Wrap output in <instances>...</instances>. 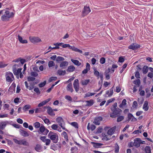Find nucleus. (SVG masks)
<instances>
[{"label": "nucleus", "instance_id": "obj_1", "mask_svg": "<svg viewBox=\"0 0 153 153\" xmlns=\"http://www.w3.org/2000/svg\"><path fill=\"white\" fill-rule=\"evenodd\" d=\"M117 103L115 102L111 108V110L112 112L110 114V117L113 118H115L120 115V113L122 111V110L121 109L117 108Z\"/></svg>", "mask_w": 153, "mask_h": 153}, {"label": "nucleus", "instance_id": "obj_2", "mask_svg": "<svg viewBox=\"0 0 153 153\" xmlns=\"http://www.w3.org/2000/svg\"><path fill=\"white\" fill-rule=\"evenodd\" d=\"M48 136L54 143H56L58 140V136L55 133L51 131L49 133Z\"/></svg>", "mask_w": 153, "mask_h": 153}, {"label": "nucleus", "instance_id": "obj_3", "mask_svg": "<svg viewBox=\"0 0 153 153\" xmlns=\"http://www.w3.org/2000/svg\"><path fill=\"white\" fill-rule=\"evenodd\" d=\"M13 15V13H10L9 11L7 10L5 11L4 14L1 16V19L3 21H8Z\"/></svg>", "mask_w": 153, "mask_h": 153}, {"label": "nucleus", "instance_id": "obj_4", "mask_svg": "<svg viewBox=\"0 0 153 153\" xmlns=\"http://www.w3.org/2000/svg\"><path fill=\"white\" fill-rule=\"evenodd\" d=\"M62 47L63 48H68L69 49L71 50L72 51L78 52L80 53H82V50L74 46H71L69 44H64L63 43V44L62 45Z\"/></svg>", "mask_w": 153, "mask_h": 153}, {"label": "nucleus", "instance_id": "obj_5", "mask_svg": "<svg viewBox=\"0 0 153 153\" xmlns=\"http://www.w3.org/2000/svg\"><path fill=\"white\" fill-rule=\"evenodd\" d=\"M5 77L6 81L10 83L12 82L14 79L13 73L10 71L6 72L5 73Z\"/></svg>", "mask_w": 153, "mask_h": 153}, {"label": "nucleus", "instance_id": "obj_6", "mask_svg": "<svg viewBox=\"0 0 153 153\" xmlns=\"http://www.w3.org/2000/svg\"><path fill=\"white\" fill-rule=\"evenodd\" d=\"M29 39L33 44L37 43L42 41L41 39L38 37L30 36Z\"/></svg>", "mask_w": 153, "mask_h": 153}, {"label": "nucleus", "instance_id": "obj_7", "mask_svg": "<svg viewBox=\"0 0 153 153\" xmlns=\"http://www.w3.org/2000/svg\"><path fill=\"white\" fill-rule=\"evenodd\" d=\"M91 11V10L89 6H85L82 12V16L84 17L87 16Z\"/></svg>", "mask_w": 153, "mask_h": 153}, {"label": "nucleus", "instance_id": "obj_8", "mask_svg": "<svg viewBox=\"0 0 153 153\" xmlns=\"http://www.w3.org/2000/svg\"><path fill=\"white\" fill-rule=\"evenodd\" d=\"M74 88L75 89L76 91L77 92L79 90V81L78 79H75L73 83Z\"/></svg>", "mask_w": 153, "mask_h": 153}, {"label": "nucleus", "instance_id": "obj_9", "mask_svg": "<svg viewBox=\"0 0 153 153\" xmlns=\"http://www.w3.org/2000/svg\"><path fill=\"white\" fill-rule=\"evenodd\" d=\"M140 45L137 44L132 43L128 47V48L134 50L140 48Z\"/></svg>", "mask_w": 153, "mask_h": 153}, {"label": "nucleus", "instance_id": "obj_10", "mask_svg": "<svg viewBox=\"0 0 153 153\" xmlns=\"http://www.w3.org/2000/svg\"><path fill=\"white\" fill-rule=\"evenodd\" d=\"M40 139L44 142L45 143V144L46 145H49L51 142V140L49 139H46V137L42 136L40 137Z\"/></svg>", "mask_w": 153, "mask_h": 153}, {"label": "nucleus", "instance_id": "obj_11", "mask_svg": "<svg viewBox=\"0 0 153 153\" xmlns=\"http://www.w3.org/2000/svg\"><path fill=\"white\" fill-rule=\"evenodd\" d=\"M40 132L43 133L44 135H46L49 132V130L46 129L45 127L43 126H42L39 128Z\"/></svg>", "mask_w": 153, "mask_h": 153}, {"label": "nucleus", "instance_id": "obj_12", "mask_svg": "<svg viewBox=\"0 0 153 153\" xmlns=\"http://www.w3.org/2000/svg\"><path fill=\"white\" fill-rule=\"evenodd\" d=\"M133 145L137 147H139L140 146V139L139 138H136L134 140Z\"/></svg>", "mask_w": 153, "mask_h": 153}, {"label": "nucleus", "instance_id": "obj_13", "mask_svg": "<svg viewBox=\"0 0 153 153\" xmlns=\"http://www.w3.org/2000/svg\"><path fill=\"white\" fill-rule=\"evenodd\" d=\"M116 129V126H114L112 128H111L108 131L107 134L108 135H111L114 133Z\"/></svg>", "mask_w": 153, "mask_h": 153}, {"label": "nucleus", "instance_id": "obj_14", "mask_svg": "<svg viewBox=\"0 0 153 153\" xmlns=\"http://www.w3.org/2000/svg\"><path fill=\"white\" fill-rule=\"evenodd\" d=\"M102 120V118L101 117H96L94 120V123L96 124H100V122Z\"/></svg>", "mask_w": 153, "mask_h": 153}, {"label": "nucleus", "instance_id": "obj_15", "mask_svg": "<svg viewBox=\"0 0 153 153\" xmlns=\"http://www.w3.org/2000/svg\"><path fill=\"white\" fill-rule=\"evenodd\" d=\"M66 88L68 91H70L72 93L73 91V89L72 83H70L68 84L67 85Z\"/></svg>", "mask_w": 153, "mask_h": 153}, {"label": "nucleus", "instance_id": "obj_16", "mask_svg": "<svg viewBox=\"0 0 153 153\" xmlns=\"http://www.w3.org/2000/svg\"><path fill=\"white\" fill-rule=\"evenodd\" d=\"M47 112L48 114L51 116H54L55 115V113L53 112V110L50 107H48Z\"/></svg>", "mask_w": 153, "mask_h": 153}, {"label": "nucleus", "instance_id": "obj_17", "mask_svg": "<svg viewBox=\"0 0 153 153\" xmlns=\"http://www.w3.org/2000/svg\"><path fill=\"white\" fill-rule=\"evenodd\" d=\"M51 128L53 129L58 131L59 132H61L62 131L60 126H58V125H52Z\"/></svg>", "mask_w": 153, "mask_h": 153}, {"label": "nucleus", "instance_id": "obj_18", "mask_svg": "<svg viewBox=\"0 0 153 153\" xmlns=\"http://www.w3.org/2000/svg\"><path fill=\"white\" fill-rule=\"evenodd\" d=\"M110 70V68H109L107 70H106L105 72V75L106 79L107 80L109 79L110 78L109 73L111 72Z\"/></svg>", "mask_w": 153, "mask_h": 153}, {"label": "nucleus", "instance_id": "obj_19", "mask_svg": "<svg viewBox=\"0 0 153 153\" xmlns=\"http://www.w3.org/2000/svg\"><path fill=\"white\" fill-rule=\"evenodd\" d=\"M50 100V98H48L46 100H45L44 101H42V102H41L39 104L38 106L39 107H40L43 106L47 102H49Z\"/></svg>", "mask_w": 153, "mask_h": 153}, {"label": "nucleus", "instance_id": "obj_20", "mask_svg": "<svg viewBox=\"0 0 153 153\" xmlns=\"http://www.w3.org/2000/svg\"><path fill=\"white\" fill-rule=\"evenodd\" d=\"M148 103L147 101H145L144 102V104L143 105V108L145 111H148L149 108V106H148Z\"/></svg>", "mask_w": 153, "mask_h": 153}, {"label": "nucleus", "instance_id": "obj_21", "mask_svg": "<svg viewBox=\"0 0 153 153\" xmlns=\"http://www.w3.org/2000/svg\"><path fill=\"white\" fill-rule=\"evenodd\" d=\"M25 83L26 88L27 89H28L30 90H31L33 89L34 87L33 84H30V85L29 86L28 83L27 81H25Z\"/></svg>", "mask_w": 153, "mask_h": 153}, {"label": "nucleus", "instance_id": "obj_22", "mask_svg": "<svg viewBox=\"0 0 153 153\" xmlns=\"http://www.w3.org/2000/svg\"><path fill=\"white\" fill-rule=\"evenodd\" d=\"M114 86H113L110 89V91H107L106 92V94L108 95V97L111 96L113 94Z\"/></svg>", "mask_w": 153, "mask_h": 153}, {"label": "nucleus", "instance_id": "obj_23", "mask_svg": "<svg viewBox=\"0 0 153 153\" xmlns=\"http://www.w3.org/2000/svg\"><path fill=\"white\" fill-rule=\"evenodd\" d=\"M56 121L59 124H63L64 121L62 118L61 117H58L56 119Z\"/></svg>", "mask_w": 153, "mask_h": 153}, {"label": "nucleus", "instance_id": "obj_24", "mask_svg": "<svg viewBox=\"0 0 153 153\" xmlns=\"http://www.w3.org/2000/svg\"><path fill=\"white\" fill-rule=\"evenodd\" d=\"M19 131L21 134L24 137H28L29 136L28 133L25 131L20 129L19 130Z\"/></svg>", "mask_w": 153, "mask_h": 153}, {"label": "nucleus", "instance_id": "obj_25", "mask_svg": "<svg viewBox=\"0 0 153 153\" xmlns=\"http://www.w3.org/2000/svg\"><path fill=\"white\" fill-rule=\"evenodd\" d=\"M18 40L20 43L22 44H26L27 43V40L23 39L22 37L19 35H18Z\"/></svg>", "mask_w": 153, "mask_h": 153}, {"label": "nucleus", "instance_id": "obj_26", "mask_svg": "<svg viewBox=\"0 0 153 153\" xmlns=\"http://www.w3.org/2000/svg\"><path fill=\"white\" fill-rule=\"evenodd\" d=\"M42 147L40 144H36L35 146L34 149L36 151L38 152H40L42 151Z\"/></svg>", "mask_w": 153, "mask_h": 153}, {"label": "nucleus", "instance_id": "obj_27", "mask_svg": "<svg viewBox=\"0 0 153 153\" xmlns=\"http://www.w3.org/2000/svg\"><path fill=\"white\" fill-rule=\"evenodd\" d=\"M86 106H92L94 103V101L93 100H87L86 101Z\"/></svg>", "mask_w": 153, "mask_h": 153}, {"label": "nucleus", "instance_id": "obj_28", "mask_svg": "<svg viewBox=\"0 0 153 153\" xmlns=\"http://www.w3.org/2000/svg\"><path fill=\"white\" fill-rule=\"evenodd\" d=\"M75 68L74 66L70 65L68 67L67 71L69 72H72L74 71Z\"/></svg>", "mask_w": 153, "mask_h": 153}, {"label": "nucleus", "instance_id": "obj_29", "mask_svg": "<svg viewBox=\"0 0 153 153\" xmlns=\"http://www.w3.org/2000/svg\"><path fill=\"white\" fill-rule=\"evenodd\" d=\"M68 65V62L67 61H63L60 64V67L62 68H64L65 67L67 66Z\"/></svg>", "mask_w": 153, "mask_h": 153}, {"label": "nucleus", "instance_id": "obj_30", "mask_svg": "<svg viewBox=\"0 0 153 153\" xmlns=\"http://www.w3.org/2000/svg\"><path fill=\"white\" fill-rule=\"evenodd\" d=\"M149 69V68L146 65H144L143 68V74H146L148 72Z\"/></svg>", "mask_w": 153, "mask_h": 153}, {"label": "nucleus", "instance_id": "obj_31", "mask_svg": "<svg viewBox=\"0 0 153 153\" xmlns=\"http://www.w3.org/2000/svg\"><path fill=\"white\" fill-rule=\"evenodd\" d=\"M91 143L93 145L94 147L96 148H99L102 145V143H96L93 142H92Z\"/></svg>", "mask_w": 153, "mask_h": 153}, {"label": "nucleus", "instance_id": "obj_32", "mask_svg": "<svg viewBox=\"0 0 153 153\" xmlns=\"http://www.w3.org/2000/svg\"><path fill=\"white\" fill-rule=\"evenodd\" d=\"M62 135L64 137L66 141L68 142V138L67 133L65 131H63L62 133Z\"/></svg>", "mask_w": 153, "mask_h": 153}, {"label": "nucleus", "instance_id": "obj_33", "mask_svg": "<svg viewBox=\"0 0 153 153\" xmlns=\"http://www.w3.org/2000/svg\"><path fill=\"white\" fill-rule=\"evenodd\" d=\"M71 61L76 65L79 66L81 65V63L77 60H75L73 59H71Z\"/></svg>", "mask_w": 153, "mask_h": 153}, {"label": "nucleus", "instance_id": "obj_34", "mask_svg": "<svg viewBox=\"0 0 153 153\" xmlns=\"http://www.w3.org/2000/svg\"><path fill=\"white\" fill-rule=\"evenodd\" d=\"M66 73V71L61 70H59L57 71V74L59 75H64Z\"/></svg>", "mask_w": 153, "mask_h": 153}, {"label": "nucleus", "instance_id": "obj_35", "mask_svg": "<svg viewBox=\"0 0 153 153\" xmlns=\"http://www.w3.org/2000/svg\"><path fill=\"white\" fill-rule=\"evenodd\" d=\"M19 67L18 65L15 64L13 66V71L14 74H16V72L18 67Z\"/></svg>", "mask_w": 153, "mask_h": 153}, {"label": "nucleus", "instance_id": "obj_36", "mask_svg": "<svg viewBox=\"0 0 153 153\" xmlns=\"http://www.w3.org/2000/svg\"><path fill=\"white\" fill-rule=\"evenodd\" d=\"M96 126L94 125H88L87 129L88 130L91 129L92 131H93L94 130Z\"/></svg>", "mask_w": 153, "mask_h": 153}, {"label": "nucleus", "instance_id": "obj_37", "mask_svg": "<svg viewBox=\"0 0 153 153\" xmlns=\"http://www.w3.org/2000/svg\"><path fill=\"white\" fill-rule=\"evenodd\" d=\"M95 94V93H91L88 92L85 94L84 97H88L94 95Z\"/></svg>", "mask_w": 153, "mask_h": 153}, {"label": "nucleus", "instance_id": "obj_38", "mask_svg": "<svg viewBox=\"0 0 153 153\" xmlns=\"http://www.w3.org/2000/svg\"><path fill=\"white\" fill-rule=\"evenodd\" d=\"M31 108V106L29 105H25L23 108V110L24 111H27L29 109Z\"/></svg>", "mask_w": 153, "mask_h": 153}, {"label": "nucleus", "instance_id": "obj_39", "mask_svg": "<svg viewBox=\"0 0 153 153\" xmlns=\"http://www.w3.org/2000/svg\"><path fill=\"white\" fill-rule=\"evenodd\" d=\"M146 153H151V148L149 146H146L145 149Z\"/></svg>", "mask_w": 153, "mask_h": 153}, {"label": "nucleus", "instance_id": "obj_40", "mask_svg": "<svg viewBox=\"0 0 153 153\" xmlns=\"http://www.w3.org/2000/svg\"><path fill=\"white\" fill-rule=\"evenodd\" d=\"M65 59L63 57L60 56H57L56 59V61L57 62L63 61Z\"/></svg>", "mask_w": 153, "mask_h": 153}, {"label": "nucleus", "instance_id": "obj_41", "mask_svg": "<svg viewBox=\"0 0 153 153\" xmlns=\"http://www.w3.org/2000/svg\"><path fill=\"white\" fill-rule=\"evenodd\" d=\"M89 82L90 80L89 79H85L84 80H82L81 81V83L83 85H86Z\"/></svg>", "mask_w": 153, "mask_h": 153}, {"label": "nucleus", "instance_id": "obj_42", "mask_svg": "<svg viewBox=\"0 0 153 153\" xmlns=\"http://www.w3.org/2000/svg\"><path fill=\"white\" fill-rule=\"evenodd\" d=\"M126 101L125 99H124L121 103L119 105V107L121 108L123 107V106L126 105Z\"/></svg>", "mask_w": 153, "mask_h": 153}, {"label": "nucleus", "instance_id": "obj_43", "mask_svg": "<svg viewBox=\"0 0 153 153\" xmlns=\"http://www.w3.org/2000/svg\"><path fill=\"white\" fill-rule=\"evenodd\" d=\"M55 65V63L53 61H49L48 63V66L50 68Z\"/></svg>", "mask_w": 153, "mask_h": 153}, {"label": "nucleus", "instance_id": "obj_44", "mask_svg": "<svg viewBox=\"0 0 153 153\" xmlns=\"http://www.w3.org/2000/svg\"><path fill=\"white\" fill-rule=\"evenodd\" d=\"M134 83L136 85H137L138 86H139L140 85V80L138 79L134 81Z\"/></svg>", "mask_w": 153, "mask_h": 153}, {"label": "nucleus", "instance_id": "obj_45", "mask_svg": "<svg viewBox=\"0 0 153 153\" xmlns=\"http://www.w3.org/2000/svg\"><path fill=\"white\" fill-rule=\"evenodd\" d=\"M21 145H23L25 146H29V143L26 141L22 140Z\"/></svg>", "mask_w": 153, "mask_h": 153}, {"label": "nucleus", "instance_id": "obj_46", "mask_svg": "<svg viewBox=\"0 0 153 153\" xmlns=\"http://www.w3.org/2000/svg\"><path fill=\"white\" fill-rule=\"evenodd\" d=\"M94 75L97 77L98 78H99L100 76V73L99 71H97L96 69L94 70Z\"/></svg>", "mask_w": 153, "mask_h": 153}, {"label": "nucleus", "instance_id": "obj_47", "mask_svg": "<svg viewBox=\"0 0 153 153\" xmlns=\"http://www.w3.org/2000/svg\"><path fill=\"white\" fill-rule=\"evenodd\" d=\"M22 140H19L16 139H13V141L15 142V143L20 145H21Z\"/></svg>", "mask_w": 153, "mask_h": 153}, {"label": "nucleus", "instance_id": "obj_48", "mask_svg": "<svg viewBox=\"0 0 153 153\" xmlns=\"http://www.w3.org/2000/svg\"><path fill=\"white\" fill-rule=\"evenodd\" d=\"M34 91H35L38 95L40 94V91L39 89L37 87L35 88L34 89Z\"/></svg>", "mask_w": 153, "mask_h": 153}, {"label": "nucleus", "instance_id": "obj_49", "mask_svg": "<svg viewBox=\"0 0 153 153\" xmlns=\"http://www.w3.org/2000/svg\"><path fill=\"white\" fill-rule=\"evenodd\" d=\"M46 83V81H45L43 82H41L39 84V86L40 88L42 87L45 85Z\"/></svg>", "mask_w": 153, "mask_h": 153}, {"label": "nucleus", "instance_id": "obj_50", "mask_svg": "<svg viewBox=\"0 0 153 153\" xmlns=\"http://www.w3.org/2000/svg\"><path fill=\"white\" fill-rule=\"evenodd\" d=\"M124 116H119V117L117 118V121L118 122H120L122 121L124 119Z\"/></svg>", "mask_w": 153, "mask_h": 153}, {"label": "nucleus", "instance_id": "obj_51", "mask_svg": "<svg viewBox=\"0 0 153 153\" xmlns=\"http://www.w3.org/2000/svg\"><path fill=\"white\" fill-rule=\"evenodd\" d=\"M105 62V59L104 57L101 58L100 60V62L101 64H104Z\"/></svg>", "mask_w": 153, "mask_h": 153}, {"label": "nucleus", "instance_id": "obj_52", "mask_svg": "<svg viewBox=\"0 0 153 153\" xmlns=\"http://www.w3.org/2000/svg\"><path fill=\"white\" fill-rule=\"evenodd\" d=\"M30 75L32 76L36 77L38 76V74L36 72H31L30 73Z\"/></svg>", "mask_w": 153, "mask_h": 153}, {"label": "nucleus", "instance_id": "obj_53", "mask_svg": "<svg viewBox=\"0 0 153 153\" xmlns=\"http://www.w3.org/2000/svg\"><path fill=\"white\" fill-rule=\"evenodd\" d=\"M22 70V68H18L17 70L16 71V74H14L16 75H17L19 74V73H22L21 71Z\"/></svg>", "mask_w": 153, "mask_h": 153}, {"label": "nucleus", "instance_id": "obj_54", "mask_svg": "<svg viewBox=\"0 0 153 153\" xmlns=\"http://www.w3.org/2000/svg\"><path fill=\"white\" fill-rule=\"evenodd\" d=\"M7 64H3L2 62H0V68H4L7 65Z\"/></svg>", "mask_w": 153, "mask_h": 153}, {"label": "nucleus", "instance_id": "obj_55", "mask_svg": "<svg viewBox=\"0 0 153 153\" xmlns=\"http://www.w3.org/2000/svg\"><path fill=\"white\" fill-rule=\"evenodd\" d=\"M65 99L68 100L69 101H71L72 100V98L69 95H66L65 97Z\"/></svg>", "mask_w": 153, "mask_h": 153}, {"label": "nucleus", "instance_id": "obj_56", "mask_svg": "<svg viewBox=\"0 0 153 153\" xmlns=\"http://www.w3.org/2000/svg\"><path fill=\"white\" fill-rule=\"evenodd\" d=\"M35 79V78L33 77L29 76L27 77V80L28 81H33Z\"/></svg>", "mask_w": 153, "mask_h": 153}, {"label": "nucleus", "instance_id": "obj_57", "mask_svg": "<svg viewBox=\"0 0 153 153\" xmlns=\"http://www.w3.org/2000/svg\"><path fill=\"white\" fill-rule=\"evenodd\" d=\"M71 151L72 153H76L77 151V149L76 147H72L71 149Z\"/></svg>", "mask_w": 153, "mask_h": 153}, {"label": "nucleus", "instance_id": "obj_58", "mask_svg": "<svg viewBox=\"0 0 153 153\" xmlns=\"http://www.w3.org/2000/svg\"><path fill=\"white\" fill-rule=\"evenodd\" d=\"M138 104L137 102L136 101H134L133 102L132 107L133 108H136Z\"/></svg>", "mask_w": 153, "mask_h": 153}, {"label": "nucleus", "instance_id": "obj_59", "mask_svg": "<svg viewBox=\"0 0 153 153\" xmlns=\"http://www.w3.org/2000/svg\"><path fill=\"white\" fill-rule=\"evenodd\" d=\"M57 79V77L56 76L51 77L49 79V82H51L53 80H55Z\"/></svg>", "mask_w": 153, "mask_h": 153}, {"label": "nucleus", "instance_id": "obj_60", "mask_svg": "<svg viewBox=\"0 0 153 153\" xmlns=\"http://www.w3.org/2000/svg\"><path fill=\"white\" fill-rule=\"evenodd\" d=\"M135 77L137 78H140V74L139 72L138 71L136 72L135 75Z\"/></svg>", "mask_w": 153, "mask_h": 153}, {"label": "nucleus", "instance_id": "obj_61", "mask_svg": "<svg viewBox=\"0 0 153 153\" xmlns=\"http://www.w3.org/2000/svg\"><path fill=\"white\" fill-rule=\"evenodd\" d=\"M142 132V131L140 130H137L135 131L133 133L136 134H138L140 133H141Z\"/></svg>", "mask_w": 153, "mask_h": 153}, {"label": "nucleus", "instance_id": "obj_62", "mask_svg": "<svg viewBox=\"0 0 153 153\" xmlns=\"http://www.w3.org/2000/svg\"><path fill=\"white\" fill-rule=\"evenodd\" d=\"M133 116H134L132 114L130 113H129L128 114V120H131V119L133 117Z\"/></svg>", "mask_w": 153, "mask_h": 153}, {"label": "nucleus", "instance_id": "obj_63", "mask_svg": "<svg viewBox=\"0 0 153 153\" xmlns=\"http://www.w3.org/2000/svg\"><path fill=\"white\" fill-rule=\"evenodd\" d=\"M121 88L119 86H117L116 88V91L117 93L121 91Z\"/></svg>", "mask_w": 153, "mask_h": 153}, {"label": "nucleus", "instance_id": "obj_64", "mask_svg": "<svg viewBox=\"0 0 153 153\" xmlns=\"http://www.w3.org/2000/svg\"><path fill=\"white\" fill-rule=\"evenodd\" d=\"M118 61L120 62H123L124 61V59L122 57H119Z\"/></svg>", "mask_w": 153, "mask_h": 153}]
</instances>
